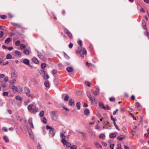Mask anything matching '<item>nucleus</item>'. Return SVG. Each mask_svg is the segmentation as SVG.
<instances>
[{"label":"nucleus","instance_id":"nucleus-44","mask_svg":"<svg viewBox=\"0 0 149 149\" xmlns=\"http://www.w3.org/2000/svg\"><path fill=\"white\" fill-rule=\"evenodd\" d=\"M77 146H76L73 145L70 146V149H77Z\"/></svg>","mask_w":149,"mask_h":149},{"label":"nucleus","instance_id":"nucleus-14","mask_svg":"<svg viewBox=\"0 0 149 149\" xmlns=\"http://www.w3.org/2000/svg\"><path fill=\"white\" fill-rule=\"evenodd\" d=\"M33 62L35 63L38 64L39 63V61L38 59L35 57H33L32 59Z\"/></svg>","mask_w":149,"mask_h":149},{"label":"nucleus","instance_id":"nucleus-4","mask_svg":"<svg viewBox=\"0 0 149 149\" xmlns=\"http://www.w3.org/2000/svg\"><path fill=\"white\" fill-rule=\"evenodd\" d=\"M4 81L2 80L1 79H0V84L3 87H6V82H7L8 79V77H6L4 79Z\"/></svg>","mask_w":149,"mask_h":149},{"label":"nucleus","instance_id":"nucleus-30","mask_svg":"<svg viewBox=\"0 0 149 149\" xmlns=\"http://www.w3.org/2000/svg\"><path fill=\"white\" fill-rule=\"evenodd\" d=\"M24 53L26 55H28L29 54V52L28 50L26 49L24 50Z\"/></svg>","mask_w":149,"mask_h":149},{"label":"nucleus","instance_id":"nucleus-36","mask_svg":"<svg viewBox=\"0 0 149 149\" xmlns=\"http://www.w3.org/2000/svg\"><path fill=\"white\" fill-rule=\"evenodd\" d=\"M12 58V56L10 54H7L6 56V58L7 59H10Z\"/></svg>","mask_w":149,"mask_h":149},{"label":"nucleus","instance_id":"nucleus-11","mask_svg":"<svg viewBox=\"0 0 149 149\" xmlns=\"http://www.w3.org/2000/svg\"><path fill=\"white\" fill-rule=\"evenodd\" d=\"M11 24L12 25L15 26L16 27H18L20 28H23V27H22V25L20 24L14 22L12 23Z\"/></svg>","mask_w":149,"mask_h":149},{"label":"nucleus","instance_id":"nucleus-15","mask_svg":"<svg viewBox=\"0 0 149 149\" xmlns=\"http://www.w3.org/2000/svg\"><path fill=\"white\" fill-rule=\"evenodd\" d=\"M28 132L29 133V134L31 137V138L33 139H34V136L32 134V132L31 129L28 130Z\"/></svg>","mask_w":149,"mask_h":149},{"label":"nucleus","instance_id":"nucleus-7","mask_svg":"<svg viewBox=\"0 0 149 149\" xmlns=\"http://www.w3.org/2000/svg\"><path fill=\"white\" fill-rule=\"evenodd\" d=\"M51 117L52 119L55 121H56L57 120V117L55 114L54 111L52 112Z\"/></svg>","mask_w":149,"mask_h":149},{"label":"nucleus","instance_id":"nucleus-49","mask_svg":"<svg viewBox=\"0 0 149 149\" xmlns=\"http://www.w3.org/2000/svg\"><path fill=\"white\" fill-rule=\"evenodd\" d=\"M6 27L3 26H0V29L6 31Z\"/></svg>","mask_w":149,"mask_h":149},{"label":"nucleus","instance_id":"nucleus-42","mask_svg":"<svg viewBox=\"0 0 149 149\" xmlns=\"http://www.w3.org/2000/svg\"><path fill=\"white\" fill-rule=\"evenodd\" d=\"M46 64L45 63H42L41 67L42 69H44L46 67Z\"/></svg>","mask_w":149,"mask_h":149},{"label":"nucleus","instance_id":"nucleus-27","mask_svg":"<svg viewBox=\"0 0 149 149\" xmlns=\"http://www.w3.org/2000/svg\"><path fill=\"white\" fill-rule=\"evenodd\" d=\"M104 121L105 122L104 123V127L105 128V129H109V128L108 127H106V126H107V125H108V124H109V122L107 121V122H106V121L105 120H104Z\"/></svg>","mask_w":149,"mask_h":149},{"label":"nucleus","instance_id":"nucleus-61","mask_svg":"<svg viewBox=\"0 0 149 149\" xmlns=\"http://www.w3.org/2000/svg\"><path fill=\"white\" fill-rule=\"evenodd\" d=\"M91 136L92 137L95 138L96 137V135L93 132H92V133L91 134Z\"/></svg>","mask_w":149,"mask_h":149},{"label":"nucleus","instance_id":"nucleus-20","mask_svg":"<svg viewBox=\"0 0 149 149\" xmlns=\"http://www.w3.org/2000/svg\"><path fill=\"white\" fill-rule=\"evenodd\" d=\"M116 136V135L115 133H111L109 134V136L110 138H114Z\"/></svg>","mask_w":149,"mask_h":149},{"label":"nucleus","instance_id":"nucleus-37","mask_svg":"<svg viewBox=\"0 0 149 149\" xmlns=\"http://www.w3.org/2000/svg\"><path fill=\"white\" fill-rule=\"evenodd\" d=\"M74 102V101L72 99H70L69 101V104L71 106H72L73 105Z\"/></svg>","mask_w":149,"mask_h":149},{"label":"nucleus","instance_id":"nucleus-8","mask_svg":"<svg viewBox=\"0 0 149 149\" xmlns=\"http://www.w3.org/2000/svg\"><path fill=\"white\" fill-rule=\"evenodd\" d=\"M39 111V109L37 107H34L32 111H31V113L33 114H36V112H38Z\"/></svg>","mask_w":149,"mask_h":149},{"label":"nucleus","instance_id":"nucleus-40","mask_svg":"<svg viewBox=\"0 0 149 149\" xmlns=\"http://www.w3.org/2000/svg\"><path fill=\"white\" fill-rule=\"evenodd\" d=\"M85 84L88 87H90L91 85V83L88 81H86Z\"/></svg>","mask_w":149,"mask_h":149},{"label":"nucleus","instance_id":"nucleus-38","mask_svg":"<svg viewBox=\"0 0 149 149\" xmlns=\"http://www.w3.org/2000/svg\"><path fill=\"white\" fill-rule=\"evenodd\" d=\"M25 45H24L23 44H21L20 45V48L21 49H23L25 48Z\"/></svg>","mask_w":149,"mask_h":149},{"label":"nucleus","instance_id":"nucleus-3","mask_svg":"<svg viewBox=\"0 0 149 149\" xmlns=\"http://www.w3.org/2000/svg\"><path fill=\"white\" fill-rule=\"evenodd\" d=\"M76 53L77 54L79 53L80 54H86L87 52L86 49L85 48H83L82 49H81V47H78V50H77Z\"/></svg>","mask_w":149,"mask_h":149},{"label":"nucleus","instance_id":"nucleus-26","mask_svg":"<svg viewBox=\"0 0 149 149\" xmlns=\"http://www.w3.org/2000/svg\"><path fill=\"white\" fill-rule=\"evenodd\" d=\"M42 71L45 73L44 75V79H48L49 78V76L48 75V74H46L45 73V71H44L43 70H42Z\"/></svg>","mask_w":149,"mask_h":149},{"label":"nucleus","instance_id":"nucleus-13","mask_svg":"<svg viewBox=\"0 0 149 149\" xmlns=\"http://www.w3.org/2000/svg\"><path fill=\"white\" fill-rule=\"evenodd\" d=\"M23 63L25 64L28 65L29 63V61L28 59L25 58L23 59L22 61Z\"/></svg>","mask_w":149,"mask_h":149},{"label":"nucleus","instance_id":"nucleus-5","mask_svg":"<svg viewBox=\"0 0 149 149\" xmlns=\"http://www.w3.org/2000/svg\"><path fill=\"white\" fill-rule=\"evenodd\" d=\"M62 142L63 144V145H66L67 147L68 148H69L71 146V144L70 143L66 141L65 139V138L63 139H62Z\"/></svg>","mask_w":149,"mask_h":149},{"label":"nucleus","instance_id":"nucleus-33","mask_svg":"<svg viewBox=\"0 0 149 149\" xmlns=\"http://www.w3.org/2000/svg\"><path fill=\"white\" fill-rule=\"evenodd\" d=\"M142 24L143 26H144V29L147 30V28H146V24L144 20L142 21Z\"/></svg>","mask_w":149,"mask_h":149},{"label":"nucleus","instance_id":"nucleus-39","mask_svg":"<svg viewBox=\"0 0 149 149\" xmlns=\"http://www.w3.org/2000/svg\"><path fill=\"white\" fill-rule=\"evenodd\" d=\"M77 43L80 46L79 47H81V46H82V41L81 40H79L78 41Z\"/></svg>","mask_w":149,"mask_h":149},{"label":"nucleus","instance_id":"nucleus-18","mask_svg":"<svg viewBox=\"0 0 149 149\" xmlns=\"http://www.w3.org/2000/svg\"><path fill=\"white\" fill-rule=\"evenodd\" d=\"M125 136L124 135H120L119 136L117 137V139L119 140H122L123 139H125Z\"/></svg>","mask_w":149,"mask_h":149},{"label":"nucleus","instance_id":"nucleus-19","mask_svg":"<svg viewBox=\"0 0 149 149\" xmlns=\"http://www.w3.org/2000/svg\"><path fill=\"white\" fill-rule=\"evenodd\" d=\"M33 104H31L29 105L28 107V109L29 110L30 112H31V111L33 110Z\"/></svg>","mask_w":149,"mask_h":149},{"label":"nucleus","instance_id":"nucleus-22","mask_svg":"<svg viewBox=\"0 0 149 149\" xmlns=\"http://www.w3.org/2000/svg\"><path fill=\"white\" fill-rule=\"evenodd\" d=\"M15 54L17 56H19L21 55L20 52L17 50H16L15 52Z\"/></svg>","mask_w":149,"mask_h":149},{"label":"nucleus","instance_id":"nucleus-60","mask_svg":"<svg viewBox=\"0 0 149 149\" xmlns=\"http://www.w3.org/2000/svg\"><path fill=\"white\" fill-rule=\"evenodd\" d=\"M93 93L95 95H97L99 93V92L97 91H94L93 92Z\"/></svg>","mask_w":149,"mask_h":149},{"label":"nucleus","instance_id":"nucleus-31","mask_svg":"<svg viewBox=\"0 0 149 149\" xmlns=\"http://www.w3.org/2000/svg\"><path fill=\"white\" fill-rule=\"evenodd\" d=\"M3 139L6 143L9 142V141L7 136H3Z\"/></svg>","mask_w":149,"mask_h":149},{"label":"nucleus","instance_id":"nucleus-59","mask_svg":"<svg viewBox=\"0 0 149 149\" xmlns=\"http://www.w3.org/2000/svg\"><path fill=\"white\" fill-rule=\"evenodd\" d=\"M109 100L111 102H114L115 101V98L114 97H110Z\"/></svg>","mask_w":149,"mask_h":149},{"label":"nucleus","instance_id":"nucleus-58","mask_svg":"<svg viewBox=\"0 0 149 149\" xmlns=\"http://www.w3.org/2000/svg\"><path fill=\"white\" fill-rule=\"evenodd\" d=\"M135 105L137 107H139L140 106V104L139 102H137L135 104Z\"/></svg>","mask_w":149,"mask_h":149},{"label":"nucleus","instance_id":"nucleus-23","mask_svg":"<svg viewBox=\"0 0 149 149\" xmlns=\"http://www.w3.org/2000/svg\"><path fill=\"white\" fill-rule=\"evenodd\" d=\"M67 70L69 72H72L73 71V68L72 67H68L66 68Z\"/></svg>","mask_w":149,"mask_h":149},{"label":"nucleus","instance_id":"nucleus-29","mask_svg":"<svg viewBox=\"0 0 149 149\" xmlns=\"http://www.w3.org/2000/svg\"><path fill=\"white\" fill-rule=\"evenodd\" d=\"M137 127L136 126H135L133 128L132 130V132L133 133V134H132V135H134V134L136 132L135 130H136Z\"/></svg>","mask_w":149,"mask_h":149},{"label":"nucleus","instance_id":"nucleus-55","mask_svg":"<svg viewBox=\"0 0 149 149\" xmlns=\"http://www.w3.org/2000/svg\"><path fill=\"white\" fill-rule=\"evenodd\" d=\"M111 119L112 120H113V122L116 121L117 120V119L116 118H113L112 117V116L111 115Z\"/></svg>","mask_w":149,"mask_h":149},{"label":"nucleus","instance_id":"nucleus-50","mask_svg":"<svg viewBox=\"0 0 149 149\" xmlns=\"http://www.w3.org/2000/svg\"><path fill=\"white\" fill-rule=\"evenodd\" d=\"M105 135L104 134H101L99 136V138L100 139L103 138L104 137H105Z\"/></svg>","mask_w":149,"mask_h":149},{"label":"nucleus","instance_id":"nucleus-46","mask_svg":"<svg viewBox=\"0 0 149 149\" xmlns=\"http://www.w3.org/2000/svg\"><path fill=\"white\" fill-rule=\"evenodd\" d=\"M60 136L61 137L63 138V139L64 138H65V139L66 136L64 135V134H63V133H61L60 134Z\"/></svg>","mask_w":149,"mask_h":149},{"label":"nucleus","instance_id":"nucleus-56","mask_svg":"<svg viewBox=\"0 0 149 149\" xmlns=\"http://www.w3.org/2000/svg\"><path fill=\"white\" fill-rule=\"evenodd\" d=\"M20 41L19 40H18L15 42V45L17 46H18L20 45Z\"/></svg>","mask_w":149,"mask_h":149},{"label":"nucleus","instance_id":"nucleus-17","mask_svg":"<svg viewBox=\"0 0 149 149\" xmlns=\"http://www.w3.org/2000/svg\"><path fill=\"white\" fill-rule=\"evenodd\" d=\"M11 88L12 89H13V91L14 93L17 92V88L16 86L13 85L11 87Z\"/></svg>","mask_w":149,"mask_h":149},{"label":"nucleus","instance_id":"nucleus-21","mask_svg":"<svg viewBox=\"0 0 149 149\" xmlns=\"http://www.w3.org/2000/svg\"><path fill=\"white\" fill-rule=\"evenodd\" d=\"M44 85L45 87L47 88L49 87V82L47 80H46L44 82Z\"/></svg>","mask_w":149,"mask_h":149},{"label":"nucleus","instance_id":"nucleus-64","mask_svg":"<svg viewBox=\"0 0 149 149\" xmlns=\"http://www.w3.org/2000/svg\"><path fill=\"white\" fill-rule=\"evenodd\" d=\"M145 34L146 35V36L148 37V38H149V33L147 32L146 31L145 33Z\"/></svg>","mask_w":149,"mask_h":149},{"label":"nucleus","instance_id":"nucleus-24","mask_svg":"<svg viewBox=\"0 0 149 149\" xmlns=\"http://www.w3.org/2000/svg\"><path fill=\"white\" fill-rule=\"evenodd\" d=\"M95 146L96 147L98 148H102V146L100 145L98 142H97L95 143Z\"/></svg>","mask_w":149,"mask_h":149},{"label":"nucleus","instance_id":"nucleus-35","mask_svg":"<svg viewBox=\"0 0 149 149\" xmlns=\"http://www.w3.org/2000/svg\"><path fill=\"white\" fill-rule=\"evenodd\" d=\"M11 39L10 38H7L5 40V42L6 43H8L10 41Z\"/></svg>","mask_w":149,"mask_h":149},{"label":"nucleus","instance_id":"nucleus-57","mask_svg":"<svg viewBox=\"0 0 149 149\" xmlns=\"http://www.w3.org/2000/svg\"><path fill=\"white\" fill-rule=\"evenodd\" d=\"M2 130L5 132H7L8 131V129L6 127H3L2 128Z\"/></svg>","mask_w":149,"mask_h":149},{"label":"nucleus","instance_id":"nucleus-45","mask_svg":"<svg viewBox=\"0 0 149 149\" xmlns=\"http://www.w3.org/2000/svg\"><path fill=\"white\" fill-rule=\"evenodd\" d=\"M122 130H123L124 132L127 133V129L125 126H123L122 128Z\"/></svg>","mask_w":149,"mask_h":149},{"label":"nucleus","instance_id":"nucleus-51","mask_svg":"<svg viewBox=\"0 0 149 149\" xmlns=\"http://www.w3.org/2000/svg\"><path fill=\"white\" fill-rule=\"evenodd\" d=\"M69 97L68 95H66L65 97L64 100V101H67L68 100V98H69Z\"/></svg>","mask_w":149,"mask_h":149},{"label":"nucleus","instance_id":"nucleus-25","mask_svg":"<svg viewBox=\"0 0 149 149\" xmlns=\"http://www.w3.org/2000/svg\"><path fill=\"white\" fill-rule=\"evenodd\" d=\"M84 113L85 115H88L89 114V110L88 109H86L84 111Z\"/></svg>","mask_w":149,"mask_h":149},{"label":"nucleus","instance_id":"nucleus-52","mask_svg":"<svg viewBox=\"0 0 149 149\" xmlns=\"http://www.w3.org/2000/svg\"><path fill=\"white\" fill-rule=\"evenodd\" d=\"M0 17L1 19H5L6 17V15H0Z\"/></svg>","mask_w":149,"mask_h":149},{"label":"nucleus","instance_id":"nucleus-1","mask_svg":"<svg viewBox=\"0 0 149 149\" xmlns=\"http://www.w3.org/2000/svg\"><path fill=\"white\" fill-rule=\"evenodd\" d=\"M46 129L47 130H49V134L51 136L53 137L55 134L56 131L54 128H53L49 126H46Z\"/></svg>","mask_w":149,"mask_h":149},{"label":"nucleus","instance_id":"nucleus-47","mask_svg":"<svg viewBox=\"0 0 149 149\" xmlns=\"http://www.w3.org/2000/svg\"><path fill=\"white\" fill-rule=\"evenodd\" d=\"M118 109H116L115 111H114L113 112V115H115L116 114H117L118 113Z\"/></svg>","mask_w":149,"mask_h":149},{"label":"nucleus","instance_id":"nucleus-28","mask_svg":"<svg viewBox=\"0 0 149 149\" xmlns=\"http://www.w3.org/2000/svg\"><path fill=\"white\" fill-rule=\"evenodd\" d=\"M80 102H77L76 104V106L77 108L79 110L80 109Z\"/></svg>","mask_w":149,"mask_h":149},{"label":"nucleus","instance_id":"nucleus-54","mask_svg":"<svg viewBox=\"0 0 149 149\" xmlns=\"http://www.w3.org/2000/svg\"><path fill=\"white\" fill-rule=\"evenodd\" d=\"M8 93L7 92H4L3 93V95L4 96H7L8 95Z\"/></svg>","mask_w":149,"mask_h":149},{"label":"nucleus","instance_id":"nucleus-12","mask_svg":"<svg viewBox=\"0 0 149 149\" xmlns=\"http://www.w3.org/2000/svg\"><path fill=\"white\" fill-rule=\"evenodd\" d=\"M28 122L30 125V126L32 128H33V125L32 123V119L31 118H29Z\"/></svg>","mask_w":149,"mask_h":149},{"label":"nucleus","instance_id":"nucleus-62","mask_svg":"<svg viewBox=\"0 0 149 149\" xmlns=\"http://www.w3.org/2000/svg\"><path fill=\"white\" fill-rule=\"evenodd\" d=\"M68 36L69 37V38L70 39H72V34L70 33H69L68 35Z\"/></svg>","mask_w":149,"mask_h":149},{"label":"nucleus","instance_id":"nucleus-41","mask_svg":"<svg viewBox=\"0 0 149 149\" xmlns=\"http://www.w3.org/2000/svg\"><path fill=\"white\" fill-rule=\"evenodd\" d=\"M99 105H100V107H101V108L102 107L104 109H106V107H105L104 106V105L103 104H102L101 103H100Z\"/></svg>","mask_w":149,"mask_h":149},{"label":"nucleus","instance_id":"nucleus-6","mask_svg":"<svg viewBox=\"0 0 149 149\" xmlns=\"http://www.w3.org/2000/svg\"><path fill=\"white\" fill-rule=\"evenodd\" d=\"M17 75V72H16L15 69L12 70L11 77L12 78H16Z\"/></svg>","mask_w":149,"mask_h":149},{"label":"nucleus","instance_id":"nucleus-63","mask_svg":"<svg viewBox=\"0 0 149 149\" xmlns=\"http://www.w3.org/2000/svg\"><path fill=\"white\" fill-rule=\"evenodd\" d=\"M114 146V144H111L110 146V147L111 148V149H113V147Z\"/></svg>","mask_w":149,"mask_h":149},{"label":"nucleus","instance_id":"nucleus-16","mask_svg":"<svg viewBox=\"0 0 149 149\" xmlns=\"http://www.w3.org/2000/svg\"><path fill=\"white\" fill-rule=\"evenodd\" d=\"M17 92L20 94L22 93L23 92V90L22 88L20 87H18Z\"/></svg>","mask_w":149,"mask_h":149},{"label":"nucleus","instance_id":"nucleus-2","mask_svg":"<svg viewBox=\"0 0 149 149\" xmlns=\"http://www.w3.org/2000/svg\"><path fill=\"white\" fill-rule=\"evenodd\" d=\"M24 91L26 95L29 97H30L32 99L34 97L33 95L31 94L30 91L29 89L27 87H25L24 88Z\"/></svg>","mask_w":149,"mask_h":149},{"label":"nucleus","instance_id":"nucleus-48","mask_svg":"<svg viewBox=\"0 0 149 149\" xmlns=\"http://www.w3.org/2000/svg\"><path fill=\"white\" fill-rule=\"evenodd\" d=\"M16 99L18 100L21 101L22 100V98L19 96H17L16 97Z\"/></svg>","mask_w":149,"mask_h":149},{"label":"nucleus","instance_id":"nucleus-32","mask_svg":"<svg viewBox=\"0 0 149 149\" xmlns=\"http://www.w3.org/2000/svg\"><path fill=\"white\" fill-rule=\"evenodd\" d=\"M64 32L67 35L69 34V33H70V32L69 31L66 29H64Z\"/></svg>","mask_w":149,"mask_h":149},{"label":"nucleus","instance_id":"nucleus-9","mask_svg":"<svg viewBox=\"0 0 149 149\" xmlns=\"http://www.w3.org/2000/svg\"><path fill=\"white\" fill-rule=\"evenodd\" d=\"M86 95L90 100L92 102H93V98L92 97L90 92L89 91H87L86 93Z\"/></svg>","mask_w":149,"mask_h":149},{"label":"nucleus","instance_id":"nucleus-10","mask_svg":"<svg viewBox=\"0 0 149 149\" xmlns=\"http://www.w3.org/2000/svg\"><path fill=\"white\" fill-rule=\"evenodd\" d=\"M37 53L38 56L40 59L42 60L45 59V57L39 51H38Z\"/></svg>","mask_w":149,"mask_h":149},{"label":"nucleus","instance_id":"nucleus-53","mask_svg":"<svg viewBox=\"0 0 149 149\" xmlns=\"http://www.w3.org/2000/svg\"><path fill=\"white\" fill-rule=\"evenodd\" d=\"M42 122L45 123H47V120L45 117H43L42 120Z\"/></svg>","mask_w":149,"mask_h":149},{"label":"nucleus","instance_id":"nucleus-34","mask_svg":"<svg viewBox=\"0 0 149 149\" xmlns=\"http://www.w3.org/2000/svg\"><path fill=\"white\" fill-rule=\"evenodd\" d=\"M44 115V112L43 111H41L39 113V116L40 117H42Z\"/></svg>","mask_w":149,"mask_h":149},{"label":"nucleus","instance_id":"nucleus-43","mask_svg":"<svg viewBox=\"0 0 149 149\" xmlns=\"http://www.w3.org/2000/svg\"><path fill=\"white\" fill-rule=\"evenodd\" d=\"M16 80L15 79H14L13 80H11L10 83L12 85L15 84L16 82Z\"/></svg>","mask_w":149,"mask_h":149}]
</instances>
